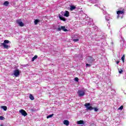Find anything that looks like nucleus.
Instances as JSON below:
<instances>
[{
    "label": "nucleus",
    "mask_w": 126,
    "mask_h": 126,
    "mask_svg": "<svg viewBox=\"0 0 126 126\" xmlns=\"http://www.w3.org/2000/svg\"><path fill=\"white\" fill-rule=\"evenodd\" d=\"M76 8V7L74 5H71L70 7V10L71 11H72V10H74Z\"/></svg>",
    "instance_id": "f8f14e48"
},
{
    "label": "nucleus",
    "mask_w": 126,
    "mask_h": 126,
    "mask_svg": "<svg viewBox=\"0 0 126 126\" xmlns=\"http://www.w3.org/2000/svg\"><path fill=\"white\" fill-rule=\"evenodd\" d=\"M90 60L92 62H95V59H94L92 57H90Z\"/></svg>",
    "instance_id": "5701e85b"
},
{
    "label": "nucleus",
    "mask_w": 126,
    "mask_h": 126,
    "mask_svg": "<svg viewBox=\"0 0 126 126\" xmlns=\"http://www.w3.org/2000/svg\"><path fill=\"white\" fill-rule=\"evenodd\" d=\"M74 80H75V81H76L77 82H78V81L79 80V79L77 77H75L74 78Z\"/></svg>",
    "instance_id": "a878e982"
},
{
    "label": "nucleus",
    "mask_w": 126,
    "mask_h": 126,
    "mask_svg": "<svg viewBox=\"0 0 126 126\" xmlns=\"http://www.w3.org/2000/svg\"><path fill=\"white\" fill-rule=\"evenodd\" d=\"M8 43H9V40H4V42L2 43V44H8Z\"/></svg>",
    "instance_id": "aec40b11"
},
{
    "label": "nucleus",
    "mask_w": 126,
    "mask_h": 126,
    "mask_svg": "<svg viewBox=\"0 0 126 126\" xmlns=\"http://www.w3.org/2000/svg\"><path fill=\"white\" fill-rule=\"evenodd\" d=\"M125 59H126V55H125V54H124V55H123V57L121 58V60H122V62L123 63H125Z\"/></svg>",
    "instance_id": "6ab92c4d"
},
{
    "label": "nucleus",
    "mask_w": 126,
    "mask_h": 126,
    "mask_svg": "<svg viewBox=\"0 0 126 126\" xmlns=\"http://www.w3.org/2000/svg\"><path fill=\"white\" fill-rule=\"evenodd\" d=\"M58 31H61V30H63L64 31V32H67L68 30L65 29V27L64 26H62L61 27H59L57 29Z\"/></svg>",
    "instance_id": "7ed1b4c3"
},
{
    "label": "nucleus",
    "mask_w": 126,
    "mask_h": 126,
    "mask_svg": "<svg viewBox=\"0 0 126 126\" xmlns=\"http://www.w3.org/2000/svg\"><path fill=\"white\" fill-rule=\"evenodd\" d=\"M4 5H5V6H7L8 4H9V2L8 1H5L3 3Z\"/></svg>",
    "instance_id": "f3484780"
},
{
    "label": "nucleus",
    "mask_w": 126,
    "mask_h": 126,
    "mask_svg": "<svg viewBox=\"0 0 126 126\" xmlns=\"http://www.w3.org/2000/svg\"><path fill=\"white\" fill-rule=\"evenodd\" d=\"M77 94L79 97H83L85 95V92L83 90H78L77 92Z\"/></svg>",
    "instance_id": "f03ea898"
},
{
    "label": "nucleus",
    "mask_w": 126,
    "mask_h": 126,
    "mask_svg": "<svg viewBox=\"0 0 126 126\" xmlns=\"http://www.w3.org/2000/svg\"><path fill=\"white\" fill-rule=\"evenodd\" d=\"M29 98H30V100H32V101L34 100V99H35L34 98V96H33V95H32V94H30Z\"/></svg>",
    "instance_id": "ddd939ff"
},
{
    "label": "nucleus",
    "mask_w": 126,
    "mask_h": 126,
    "mask_svg": "<svg viewBox=\"0 0 126 126\" xmlns=\"http://www.w3.org/2000/svg\"><path fill=\"white\" fill-rule=\"evenodd\" d=\"M53 116H54V114L48 115L47 116V119H50V118H52V117H53Z\"/></svg>",
    "instance_id": "b1692460"
},
{
    "label": "nucleus",
    "mask_w": 126,
    "mask_h": 126,
    "mask_svg": "<svg viewBox=\"0 0 126 126\" xmlns=\"http://www.w3.org/2000/svg\"><path fill=\"white\" fill-rule=\"evenodd\" d=\"M123 109H124V106L122 105L118 108V110H123Z\"/></svg>",
    "instance_id": "bb28decb"
},
{
    "label": "nucleus",
    "mask_w": 126,
    "mask_h": 126,
    "mask_svg": "<svg viewBox=\"0 0 126 126\" xmlns=\"http://www.w3.org/2000/svg\"><path fill=\"white\" fill-rule=\"evenodd\" d=\"M117 13L119 15V14H124V13H125V12L123 11H121V10H119L117 12Z\"/></svg>",
    "instance_id": "4468645a"
},
{
    "label": "nucleus",
    "mask_w": 126,
    "mask_h": 126,
    "mask_svg": "<svg viewBox=\"0 0 126 126\" xmlns=\"http://www.w3.org/2000/svg\"><path fill=\"white\" fill-rule=\"evenodd\" d=\"M78 41H79V38H73V42H78Z\"/></svg>",
    "instance_id": "412c9836"
},
{
    "label": "nucleus",
    "mask_w": 126,
    "mask_h": 126,
    "mask_svg": "<svg viewBox=\"0 0 126 126\" xmlns=\"http://www.w3.org/2000/svg\"><path fill=\"white\" fill-rule=\"evenodd\" d=\"M77 124L78 125H84V121L83 120H80L77 121Z\"/></svg>",
    "instance_id": "9d476101"
},
{
    "label": "nucleus",
    "mask_w": 126,
    "mask_h": 126,
    "mask_svg": "<svg viewBox=\"0 0 126 126\" xmlns=\"http://www.w3.org/2000/svg\"><path fill=\"white\" fill-rule=\"evenodd\" d=\"M1 46H3L4 49H8L9 48H10V46L4 44V43H0Z\"/></svg>",
    "instance_id": "0eeeda50"
},
{
    "label": "nucleus",
    "mask_w": 126,
    "mask_h": 126,
    "mask_svg": "<svg viewBox=\"0 0 126 126\" xmlns=\"http://www.w3.org/2000/svg\"><path fill=\"white\" fill-rule=\"evenodd\" d=\"M63 123V125H65V126H68L69 125V122L68 120H64Z\"/></svg>",
    "instance_id": "9b49d317"
},
{
    "label": "nucleus",
    "mask_w": 126,
    "mask_h": 126,
    "mask_svg": "<svg viewBox=\"0 0 126 126\" xmlns=\"http://www.w3.org/2000/svg\"><path fill=\"white\" fill-rule=\"evenodd\" d=\"M116 63L117 64H119V63H120V61H117Z\"/></svg>",
    "instance_id": "c756f323"
},
{
    "label": "nucleus",
    "mask_w": 126,
    "mask_h": 126,
    "mask_svg": "<svg viewBox=\"0 0 126 126\" xmlns=\"http://www.w3.org/2000/svg\"><path fill=\"white\" fill-rule=\"evenodd\" d=\"M91 105V104H90V103H85L84 106L87 108V110H89L90 111H92V110H94V112H98V110H99L98 108L96 107H93Z\"/></svg>",
    "instance_id": "f257e3e1"
},
{
    "label": "nucleus",
    "mask_w": 126,
    "mask_h": 126,
    "mask_svg": "<svg viewBox=\"0 0 126 126\" xmlns=\"http://www.w3.org/2000/svg\"><path fill=\"white\" fill-rule=\"evenodd\" d=\"M73 38H77V39H78V38H79V36H78V35H74Z\"/></svg>",
    "instance_id": "cd10ccee"
},
{
    "label": "nucleus",
    "mask_w": 126,
    "mask_h": 126,
    "mask_svg": "<svg viewBox=\"0 0 126 126\" xmlns=\"http://www.w3.org/2000/svg\"><path fill=\"white\" fill-rule=\"evenodd\" d=\"M64 16L68 17V16H69V12H68V11H65V13L64 14Z\"/></svg>",
    "instance_id": "1a4fd4ad"
},
{
    "label": "nucleus",
    "mask_w": 126,
    "mask_h": 126,
    "mask_svg": "<svg viewBox=\"0 0 126 126\" xmlns=\"http://www.w3.org/2000/svg\"><path fill=\"white\" fill-rule=\"evenodd\" d=\"M19 113H20L22 116H24V117H26V116L28 115L27 112H26V111L23 109H21L19 110Z\"/></svg>",
    "instance_id": "20e7f679"
},
{
    "label": "nucleus",
    "mask_w": 126,
    "mask_h": 126,
    "mask_svg": "<svg viewBox=\"0 0 126 126\" xmlns=\"http://www.w3.org/2000/svg\"><path fill=\"white\" fill-rule=\"evenodd\" d=\"M38 58V56L35 55L34 56L32 59V62H34V61H35V60H36V59Z\"/></svg>",
    "instance_id": "dca6fc26"
},
{
    "label": "nucleus",
    "mask_w": 126,
    "mask_h": 126,
    "mask_svg": "<svg viewBox=\"0 0 126 126\" xmlns=\"http://www.w3.org/2000/svg\"><path fill=\"white\" fill-rule=\"evenodd\" d=\"M19 74H20L19 70H18V69L15 70V71L14 72V75H15V76H16V77H17L18 76H19Z\"/></svg>",
    "instance_id": "423d86ee"
},
{
    "label": "nucleus",
    "mask_w": 126,
    "mask_h": 126,
    "mask_svg": "<svg viewBox=\"0 0 126 126\" xmlns=\"http://www.w3.org/2000/svg\"><path fill=\"white\" fill-rule=\"evenodd\" d=\"M5 118L3 117V116H0V121H3V120H5Z\"/></svg>",
    "instance_id": "393cba45"
},
{
    "label": "nucleus",
    "mask_w": 126,
    "mask_h": 126,
    "mask_svg": "<svg viewBox=\"0 0 126 126\" xmlns=\"http://www.w3.org/2000/svg\"><path fill=\"white\" fill-rule=\"evenodd\" d=\"M16 23L17 24H18L19 26H21V27H23V26H24V23H23L21 20H17Z\"/></svg>",
    "instance_id": "39448f33"
},
{
    "label": "nucleus",
    "mask_w": 126,
    "mask_h": 126,
    "mask_svg": "<svg viewBox=\"0 0 126 126\" xmlns=\"http://www.w3.org/2000/svg\"><path fill=\"white\" fill-rule=\"evenodd\" d=\"M59 18L61 20H62V21H66V19L65 18L62 16V15H59Z\"/></svg>",
    "instance_id": "6e6552de"
},
{
    "label": "nucleus",
    "mask_w": 126,
    "mask_h": 126,
    "mask_svg": "<svg viewBox=\"0 0 126 126\" xmlns=\"http://www.w3.org/2000/svg\"><path fill=\"white\" fill-rule=\"evenodd\" d=\"M118 70H119V73H120L121 74V73H123V69H120V68H118Z\"/></svg>",
    "instance_id": "4be33fe9"
},
{
    "label": "nucleus",
    "mask_w": 126,
    "mask_h": 126,
    "mask_svg": "<svg viewBox=\"0 0 126 126\" xmlns=\"http://www.w3.org/2000/svg\"><path fill=\"white\" fill-rule=\"evenodd\" d=\"M39 22H40V20H39L38 19H36L34 20V24L35 25H37V24H38V23H39Z\"/></svg>",
    "instance_id": "a211bd4d"
},
{
    "label": "nucleus",
    "mask_w": 126,
    "mask_h": 126,
    "mask_svg": "<svg viewBox=\"0 0 126 126\" xmlns=\"http://www.w3.org/2000/svg\"><path fill=\"white\" fill-rule=\"evenodd\" d=\"M86 66H89V67H90V66H91V64L87 63L86 64Z\"/></svg>",
    "instance_id": "c85d7f7f"
},
{
    "label": "nucleus",
    "mask_w": 126,
    "mask_h": 126,
    "mask_svg": "<svg viewBox=\"0 0 126 126\" xmlns=\"http://www.w3.org/2000/svg\"><path fill=\"white\" fill-rule=\"evenodd\" d=\"M1 109H3L4 111H6L7 110V107L6 106H1Z\"/></svg>",
    "instance_id": "2eb2a0df"
}]
</instances>
